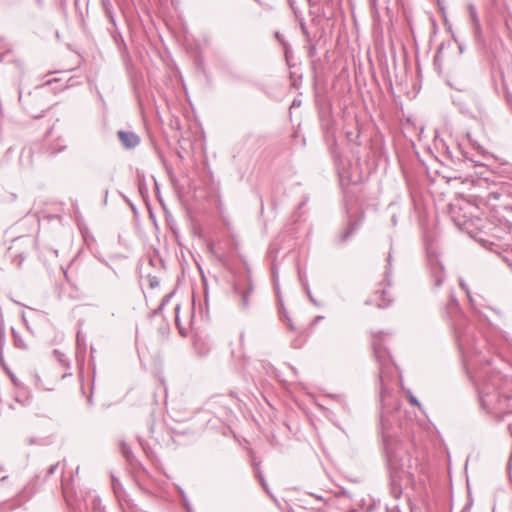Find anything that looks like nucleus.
<instances>
[{
	"mask_svg": "<svg viewBox=\"0 0 512 512\" xmlns=\"http://www.w3.org/2000/svg\"><path fill=\"white\" fill-rule=\"evenodd\" d=\"M176 489H177L179 496L181 497L182 505L185 508L186 512H193L192 505H191L185 491L183 490V488L181 486L177 485Z\"/></svg>",
	"mask_w": 512,
	"mask_h": 512,
	"instance_id": "10",
	"label": "nucleus"
},
{
	"mask_svg": "<svg viewBox=\"0 0 512 512\" xmlns=\"http://www.w3.org/2000/svg\"><path fill=\"white\" fill-rule=\"evenodd\" d=\"M19 100L20 101L22 100V92L21 91L19 92Z\"/></svg>",
	"mask_w": 512,
	"mask_h": 512,
	"instance_id": "53",
	"label": "nucleus"
},
{
	"mask_svg": "<svg viewBox=\"0 0 512 512\" xmlns=\"http://www.w3.org/2000/svg\"><path fill=\"white\" fill-rule=\"evenodd\" d=\"M451 302L453 304L457 305V300H456V298L453 295L451 296Z\"/></svg>",
	"mask_w": 512,
	"mask_h": 512,
	"instance_id": "48",
	"label": "nucleus"
},
{
	"mask_svg": "<svg viewBox=\"0 0 512 512\" xmlns=\"http://www.w3.org/2000/svg\"><path fill=\"white\" fill-rule=\"evenodd\" d=\"M460 286L467 293V297L469 298L470 302L473 304V299L471 297L470 291L463 280H460Z\"/></svg>",
	"mask_w": 512,
	"mask_h": 512,
	"instance_id": "26",
	"label": "nucleus"
},
{
	"mask_svg": "<svg viewBox=\"0 0 512 512\" xmlns=\"http://www.w3.org/2000/svg\"><path fill=\"white\" fill-rule=\"evenodd\" d=\"M138 178H139V190L141 193H143V190L145 188V179L144 176H140V173L138 172Z\"/></svg>",
	"mask_w": 512,
	"mask_h": 512,
	"instance_id": "29",
	"label": "nucleus"
},
{
	"mask_svg": "<svg viewBox=\"0 0 512 512\" xmlns=\"http://www.w3.org/2000/svg\"><path fill=\"white\" fill-rule=\"evenodd\" d=\"M317 54V49L315 45H311L308 49V57L313 59Z\"/></svg>",
	"mask_w": 512,
	"mask_h": 512,
	"instance_id": "27",
	"label": "nucleus"
},
{
	"mask_svg": "<svg viewBox=\"0 0 512 512\" xmlns=\"http://www.w3.org/2000/svg\"><path fill=\"white\" fill-rule=\"evenodd\" d=\"M456 340L458 347L463 353V355L471 353H480L478 347L475 346L472 342H470V339L468 338L467 335H462L456 332Z\"/></svg>",
	"mask_w": 512,
	"mask_h": 512,
	"instance_id": "5",
	"label": "nucleus"
},
{
	"mask_svg": "<svg viewBox=\"0 0 512 512\" xmlns=\"http://www.w3.org/2000/svg\"><path fill=\"white\" fill-rule=\"evenodd\" d=\"M108 190L105 191V202L107 201Z\"/></svg>",
	"mask_w": 512,
	"mask_h": 512,
	"instance_id": "52",
	"label": "nucleus"
},
{
	"mask_svg": "<svg viewBox=\"0 0 512 512\" xmlns=\"http://www.w3.org/2000/svg\"><path fill=\"white\" fill-rule=\"evenodd\" d=\"M254 291V283L250 273L247 270L244 273L235 275L232 282V294L238 300V306L241 311H248L250 308V297Z\"/></svg>",
	"mask_w": 512,
	"mask_h": 512,
	"instance_id": "2",
	"label": "nucleus"
},
{
	"mask_svg": "<svg viewBox=\"0 0 512 512\" xmlns=\"http://www.w3.org/2000/svg\"><path fill=\"white\" fill-rule=\"evenodd\" d=\"M346 137H347V139H348V141H349V142H354L356 139H358V138H359V134L357 133V134L355 135V139H354V138H353V137H354L353 132H347V133H346Z\"/></svg>",
	"mask_w": 512,
	"mask_h": 512,
	"instance_id": "31",
	"label": "nucleus"
},
{
	"mask_svg": "<svg viewBox=\"0 0 512 512\" xmlns=\"http://www.w3.org/2000/svg\"><path fill=\"white\" fill-rule=\"evenodd\" d=\"M472 29H473V35H474L475 41L479 45H484V37H483L481 23L477 22V23L472 24Z\"/></svg>",
	"mask_w": 512,
	"mask_h": 512,
	"instance_id": "11",
	"label": "nucleus"
},
{
	"mask_svg": "<svg viewBox=\"0 0 512 512\" xmlns=\"http://www.w3.org/2000/svg\"><path fill=\"white\" fill-rule=\"evenodd\" d=\"M391 222L393 225H396L397 224V217L396 215H393L392 218H391Z\"/></svg>",
	"mask_w": 512,
	"mask_h": 512,
	"instance_id": "46",
	"label": "nucleus"
},
{
	"mask_svg": "<svg viewBox=\"0 0 512 512\" xmlns=\"http://www.w3.org/2000/svg\"><path fill=\"white\" fill-rule=\"evenodd\" d=\"M288 3H289V6L294 10V12H296L295 10V0H288Z\"/></svg>",
	"mask_w": 512,
	"mask_h": 512,
	"instance_id": "44",
	"label": "nucleus"
},
{
	"mask_svg": "<svg viewBox=\"0 0 512 512\" xmlns=\"http://www.w3.org/2000/svg\"><path fill=\"white\" fill-rule=\"evenodd\" d=\"M330 397L332 399H334L335 401H337L340 405L343 406L344 409H346V400L343 396L341 395H330Z\"/></svg>",
	"mask_w": 512,
	"mask_h": 512,
	"instance_id": "24",
	"label": "nucleus"
},
{
	"mask_svg": "<svg viewBox=\"0 0 512 512\" xmlns=\"http://www.w3.org/2000/svg\"><path fill=\"white\" fill-rule=\"evenodd\" d=\"M275 38L284 46L285 48V55L288 57V43L284 40L283 36L280 34V32L275 33Z\"/></svg>",
	"mask_w": 512,
	"mask_h": 512,
	"instance_id": "19",
	"label": "nucleus"
},
{
	"mask_svg": "<svg viewBox=\"0 0 512 512\" xmlns=\"http://www.w3.org/2000/svg\"><path fill=\"white\" fill-rule=\"evenodd\" d=\"M57 468H58V463L50 466L48 473H47L48 476L53 475L55 473V471L57 470Z\"/></svg>",
	"mask_w": 512,
	"mask_h": 512,
	"instance_id": "35",
	"label": "nucleus"
},
{
	"mask_svg": "<svg viewBox=\"0 0 512 512\" xmlns=\"http://www.w3.org/2000/svg\"><path fill=\"white\" fill-rule=\"evenodd\" d=\"M407 396H408L409 402L412 405L417 406L418 408L422 409L420 402L418 401V399L413 395V393L410 390L407 391Z\"/></svg>",
	"mask_w": 512,
	"mask_h": 512,
	"instance_id": "17",
	"label": "nucleus"
},
{
	"mask_svg": "<svg viewBox=\"0 0 512 512\" xmlns=\"http://www.w3.org/2000/svg\"><path fill=\"white\" fill-rule=\"evenodd\" d=\"M179 310H180V305L177 304L175 307V322H176V325L180 328Z\"/></svg>",
	"mask_w": 512,
	"mask_h": 512,
	"instance_id": "30",
	"label": "nucleus"
},
{
	"mask_svg": "<svg viewBox=\"0 0 512 512\" xmlns=\"http://www.w3.org/2000/svg\"><path fill=\"white\" fill-rule=\"evenodd\" d=\"M307 296H308V298H309L310 302H311L313 305H315V306H317V307H320V306H321L320 302H319V301H317V300L313 297L312 293H310V295H307Z\"/></svg>",
	"mask_w": 512,
	"mask_h": 512,
	"instance_id": "34",
	"label": "nucleus"
},
{
	"mask_svg": "<svg viewBox=\"0 0 512 512\" xmlns=\"http://www.w3.org/2000/svg\"><path fill=\"white\" fill-rule=\"evenodd\" d=\"M323 319H324V317H323V316H317V317L315 318V322H319V321H321V320H323Z\"/></svg>",
	"mask_w": 512,
	"mask_h": 512,
	"instance_id": "49",
	"label": "nucleus"
},
{
	"mask_svg": "<svg viewBox=\"0 0 512 512\" xmlns=\"http://www.w3.org/2000/svg\"><path fill=\"white\" fill-rule=\"evenodd\" d=\"M427 261L430 270V276L433 280V288L437 289L442 286L445 279L444 266L438 256L432 252H428Z\"/></svg>",
	"mask_w": 512,
	"mask_h": 512,
	"instance_id": "3",
	"label": "nucleus"
},
{
	"mask_svg": "<svg viewBox=\"0 0 512 512\" xmlns=\"http://www.w3.org/2000/svg\"><path fill=\"white\" fill-rule=\"evenodd\" d=\"M11 331H12L15 347H17L19 349H26L27 346H26V343L24 342V340L22 339V337L16 332V330L14 328H12Z\"/></svg>",
	"mask_w": 512,
	"mask_h": 512,
	"instance_id": "16",
	"label": "nucleus"
},
{
	"mask_svg": "<svg viewBox=\"0 0 512 512\" xmlns=\"http://www.w3.org/2000/svg\"><path fill=\"white\" fill-rule=\"evenodd\" d=\"M149 432H150V434L154 433V424L149 425Z\"/></svg>",
	"mask_w": 512,
	"mask_h": 512,
	"instance_id": "47",
	"label": "nucleus"
},
{
	"mask_svg": "<svg viewBox=\"0 0 512 512\" xmlns=\"http://www.w3.org/2000/svg\"><path fill=\"white\" fill-rule=\"evenodd\" d=\"M359 225L360 224L358 222L350 221L345 231L342 234H340L339 237L337 238V242L339 244H343L346 241H348L358 230Z\"/></svg>",
	"mask_w": 512,
	"mask_h": 512,
	"instance_id": "8",
	"label": "nucleus"
},
{
	"mask_svg": "<svg viewBox=\"0 0 512 512\" xmlns=\"http://www.w3.org/2000/svg\"><path fill=\"white\" fill-rule=\"evenodd\" d=\"M293 105H298V102L296 100L293 101Z\"/></svg>",
	"mask_w": 512,
	"mask_h": 512,
	"instance_id": "57",
	"label": "nucleus"
},
{
	"mask_svg": "<svg viewBox=\"0 0 512 512\" xmlns=\"http://www.w3.org/2000/svg\"><path fill=\"white\" fill-rule=\"evenodd\" d=\"M459 51H460V53H463V51H464V45L463 44H459Z\"/></svg>",
	"mask_w": 512,
	"mask_h": 512,
	"instance_id": "50",
	"label": "nucleus"
},
{
	"mask_svg": "<svg viewBox=\"0 0 512 512\" xmlns=\"http://www.w3.org/2000/svg\"><path fill=\"white\" fill-rule=\"evenodd\" d=\"M120 449H121V453L125 457V459L128 462L132 463L134 455H133L132 450L130 449V447L125 442H121Z\"/></svg>",
	"mask_w": 512,
	"mask_h": 512,
	"instance_id": "14",
	"label": "nucleus"
},
{
	"mask_svg": "<svg viewBox=\"0 0 512 512\" xmlns=\"http://www.w3.org/2000/svg\"><path fill=\"white\" fill-rule=\"evenodd\" d=\"M497 399L498 395L490 392L488 387H484L479 391V400L483 409L490 410Z\"/></svg>",
	"mask_w": 512,
	"mask_h": 512,
	"instance_id": "6",
	"label": "nucleus"
},
{
	"mask_svg": "<svg viewBox=\"0 0 512 512\" xmlns=\"http://www.w3.org/2000/svg\"><path fill=\"white\" fill-rule=\"evenodd\" d=\"M118 486H120V482L117 479L113 478V488L115 491Z\"/></svg>",
	"mask_w": 512,
	"mask_h": 512,
	"instance_id": "42",
	"label": "nucleus"
},
{
	"mask_svg": "<svg viewBox=\"0 0 512 512\" xmlns=\"http://www.w3.org/2000/svg\"><path fill=\"white\" fill-rule=\"evenodd\" d=\"M0 334H5V325L2 315H0Z\"/></svg>",
	"mask_w": 512,
	"mask_h": 512,
	"instance_id": "37",
	"label": "nucleus"
},
{
	"mask_svg": "<svg viewBox=\"0 0 512 512\" xmlns=\"http://www.w3.org/2000/svg\"><path fill=\"white\" fill-rule=\"evenodd\" d=\"M350 512H357L356 510H351Z\"/></svg>",
	"mask_w": 512,
	"mask_h": 512,
	"instance_id": "59",
	"label": "nucleus"
},
{
	"mask_svg": "<svg viewBox=\"0 0 512 512\" xmlns=\"http://www.w3.org/2000/svg\"><path fill=\"white\" fill-rule=\"evenodd\" d=\"M298 278H299L301 285L303 284V282L307 281V279L305 277V273L302 272L300 268H298Z\"/></svg>",
	"mask_w": 512,
	"mask_h": 512,
	"instance_id": "32",
	"label": "nucleus"
},
{
	"mask_svg": "<svg viewBox=\"0 0 512 512\" xmlns=\"http://www.w3.org/2000/svg\"><path fill=\"white\" fill-rule=\"evenodd\" d=\"M507 509H512V501L507 503V507H503V505L498 504L493 507V512H508Z\"/></svg>",
	"mask_w": 512,
	"mask_h": 512,
	"instance_id": "18",
	"label": "nucleus"
},
{
	"mask_svg": "<svg viewBox=\"0 0 512 512\" xmlns=\"http://www.w3.org/2000/svg\"><path fill=\"white\" fill-rule=\"evenodd\" d=\"M5 345V334H0V363L4 366L3 348Z\"/></svg>",
	"mask_w": 512,
	"mask_h": 512,
	"instance_id": "21",
	"label": "nucleus"
},
{
	"mask_svg": "<svg viewBox=\"0 0 512 512\" xmlns=\"http://www.w3.org/2000/svg\"><path fill=\"white\" fill-rule=\"evenodd\" d=\"M16 258L18 259V265L19 266L22 264V262L25 259V257L22 254L17 255Z\"/></svg>",
	"mask_w": 512,
	"mask_h": 512,
	"instance_id": "40",
	"label": "nucleus"
},
{
	"mask_svg": "<svg viewBox=\"0 0 512 512\" xmlns=\"http://www.w3.org/2000/svg\"><path fill=\"white\" fill-rule=\"evenodd\" d=\"M391 274H392V253L391 251L387 256V265L385 268L384 282L387 286H391Z\"/></svg>",
	"mask_w": 512,
	"mask_h": 512,
	"instance_id": "12",
	"label": "nucleus"
},
{
	"mask_svg": "<svg viewBox=\"0 0 512 512\" xmlns=\"http://www.w3.org/2000/svg\"><path fill=\"white\" fill-rule=\"evenodd\" d=\"M394 408H395V409H398V408H399V404H398L397 402H396V404H395V407H394Z\"/></svg>",
	"mask_w": 512,
	"mask_h": 512,
	"instance_id": "56",
	"label": "nucleus"
},
{
	"mask_svg": "<svg viewBox=\"0 0 512 512\" xmlns=\"http://www.w3.org/2000/svg\"><path fill=\"white\" fill-rule=\"evenodd\" d=\"M88 402H89V404H92V398L91 397L88 399Z\"/></svg>",
	"mask_w": 512,
	"mask_h": 512,
	"instance_id": "58",
	"label": "nucleus"
},
{
	"mask_svg": "<svg viewBox=\"0 0 512 512\" xmlns=\"http://www.w3.org/2000/svg\"><path fill=\"white\" fill-rule=\"evenodd\" d=\"M511 461H512V453H511V456H510V459H509V463H508V468L509 469L511 468Z\"/></svg>",
	"mask_w": 512,
	"mask_h": 512,
	"instance_id": "51",
	"label": "nucleus"
},
{
	"mask_svg": "<svg viewBox=\"0 0 512 512\" xmlns=\"http://www.w3.org/2000/svg\"><path fill=\"white\" fill-rule=\"evenodd\" d=\"M375 299L367 300L365 304H372L374 301H377L378 308H386L392 303V298L388 294L385 289L378 290L375 292Z\"/></svg>",
	"mask_w": 512,
	"mask_h": 512,
	"instance_id": "7",
	"label": "nucleus"
},
{
	"mask_svg": "<svg viewBox=\"0 0 512 512\" xmlns=\"http://www.w3.org/2000/svg\"><path fill=\"white\" fill-rule=\"evenodd\" d=\"M262 488L268 493L270 494V491H269V488H268V485L267 483L265 482L264 484H261Z\"/></svg>",
	"mask_w": 512,
	"mask_h": 512,
	"instance_id": "45",
	"label": "nucleus"
},
{
	"mask_svg": "<svg viewBox=\"0 0 512 512\" xmlns=\"http://www.w3.org/2000/svg\"><path fill=\"white\" fill-rule=\"evenodd\" d=\"M289 369L292 371V373L297 376L298 375V370L292 366V365H288Z\"/></svg>",
	"mask_w": 512,
	"mask_h": 512,
	"instance_id": "41",
	"label": "nucleus"
},
{
	"mask_svg": "<svg viewBox=\"0 0 512 512\" xmlns=\"http://www.w3.org/2000/svg\"><path fill=\"white\" fill-rule=\"evenodd\" d=\"M10 377H11V381L13 382V384L15 386H17V387L20 386V382L18 381V379L13 374H11Z\"/></svg>",
	"mask_w": 512,
	"mask_h": 512,
	"instance_id": "38",
	"label": "nucleus"
},
{
	"mask_svg": "<svg viewBox=\"0 0 512 512\" xmlns=\"http://www.w3.org/2000/svg\"><path fill=\"white\" fill-rule=\"evenodd\" d=\"M272 274H273V281H274L275 287L277 288V286H278V274H277L276 268L274 266L272 267Z\"/></svg>",
	"mask_w": 512,
	"mask_h": 512,
	"instance_id": "33",
	"label": "nucleus"
},
{
	"mask_svg": "<svg viewBox=\"0 0 512 512\" xmlns=\"http://www.w3.org/2000/svg\"><path fill=\"white\" fill-rule=\"evenodd\" d=\"M256 477L259 480L260 484H264L266 482L263 473L261 470L257 467L256 469Z\"/></svg>",
	"mask_w": 512,
	"mask_h": 512,
	"instance_id": "28",
	"label": "nucleus"
},
{
	"mask_svg": "<svg viewBox=\"0 0 512 512\" xmlns=\"http://www.w3.org/2000/svg\"><path fill=\"white\" fill-rule=\"evenodd\" d=\"M308 200H309V198H308V197H304V198L302 199V201L299 203V205L297 206V209H296V211H295V215H296L297 217H300V216H301V210H302V208L307 204Z\"/></svg>",
	"mask_w": 512,
	"mask_h": 512,
	"instance_id": "23",
	"label": "nucleus"
},
{
	"mask_svg": "<svg viewBox=\"0 0 512 512\" xmlns=\"http://www.w3.org/2000/svg\"><path fill=\"white\" fill-rule=\"evenodd\" d=\"M302 287L307 295H310L311 290L307 281L303 282Z\"/></svg>",
	"mask_w": 512,
	"mask_h": 512,
	"instance_id": "36",
	"label": "nucleus"
},
{
	"mask_svg": "<svg viewBox=\"0 0 512 512\" xmlns=\"http://www.w3.org/2000/svg\"><path fill=\"white\" fill-rule=\"evenodd\" d=\"M29 443H30V444H33V443H35V440H33V439H30V440H29Z\"/></svg>",
	"mask_w": 512,
	"mask_h": 512,
	"instance_id": "54",
	"label": "nucleus"
},
{
	"mask_svg": "<svg viewBox=\"0 0 512 512\" xmlns=\"http://www.w3.org/2000/svg\"><path fill=\"white\" fill-rule=\"evenodd\" d=\"M467 8H468L469 18H470L471 24L480 22V19H479V16H478V13H477V9H476L475 5L472 4V3H469L467 5Z\"/></svg>",
	"mask_w": 512,
	"mask_h": 512,
	"instance_id": "15",
	"label": "nucleus"
},
{
	"mask_svg": "<svg viewBox=\"0 0 512 512\" xmlns=\"http://www.w3.org/2000/svg\"><path fill=\"white\" fill-rule=\"evenodd\" d=\"M160 284V280L156 276H149V286L151 288H156Z\"/></svg>",
	"mask_w": 512,
	"mask_h": 512,
	"instance_id": "25",
	"label": "nucleus"
},
{
	"mask_svg": "<svg viewBox=\"0 0 512 512\" xmlns=\"http://www.w3.org/2000/svg\"><path fill=\"white\" fill-rule=\"evenodd\" d=\"M373 351L375 358L379 364V381H380V402L381 416L379 423V434L382 439V448L386 458V464L390 475L391 486L394 492L400 488L399 480L401 474L412 476L410 472L411 457L396 437V428L394 419L391 417L392 410L390 404L392 394L388 387V382L392 378L390 372L389 354L380 342L374 340Z\"/></svg>",
	"mask_w": 512,
	"mask_h": 512,
	"instance_id": "1",
	"label": "nucleus"
},
{
	"mask_svg": "<svg viewBox=\"0 0 512 512\" xmlns=\"http://www.w3.org/2000/svg\"><path fill=\"white\" fill-rule=\"evenodd\" d=\"M504 96H505L507 104L512 109V93L510 92L508 87L505 85H504Z\"/></svg>",
	"mask_w": 512,
	"mask_h": 512,
	"instance_id": "22",
	"label": "nucleus"
},
{
	"mask_svg": "<svg viewBox=\"0 0 512 512\" xmlns=\"http://www.w3.org/2000/svg\"><path fill=\"white\" fill-rule=\"evenodd\" d=\"M385 333L383 331H378V332H373L372 336L373 338H381L382 335H384Z\"/></svg>",
	"mask_w": 512,
	"mask_h": 512,
	"instance_id": "39",
	"label": "nucleus"
},
{
	"mask_svg": "<svg viewBox=\"0 0 512 512\" xmlns=\"http://www.w3.org/2000/svg\"><path fill=\"white\" fill-rule=\"evenodd\" d=\"M6 479H7V476H3V477L1 478V481H5Z\"/></svg>",
	"mask_w": 512,
	"mask_h": 512,
	"instance_id": "55",
	"label": "nucleus"
},
{
	"mask_svg": "<svg viewBox=\"0 0 512 512\" xmlns=\"http://www.w3.org/2000/svg\"><path fill=\"white\" fill-rule=\"evenodd\" d=\"M173 294H174V293L172 292V293L167 294V295H165V296L163 297V299H162V301H161V303H160V305H159L158 309L156 310V313H157V312H159V311H161V310L164 308V306H165V305H167V304L169 303V301H170V299L172 298Z\"/></svg>",
	"mask_w": 512,
	"mask_h": 512,
	"instance_id": "20",
	"label": "nucleus"
},
{
	"mask_svg": "<svg viewBox=\"0 0 512 512\" xmlns=\"http://www.w3.org/2000/svg\"><path fill=\"white\" fill-rule=\"evenodd\" d=\"M103 10L105 12V15L108 17L110 23H112L114 26L116 25L114 13H113V5L110 0H101Z\"/></svg>",
	"mask_w": 512,
	"mask_h": 512,
	"instance_id": "9",
	"label": "nucleus"
},
{
	"mask_svg": "<svg viewBox=\"0 0 512 512\" xmlns=\"http://www.w3.org/2000/svg\"><path fill=\"white\" fill-rule=\"evenodd\" d=\"M327 141L330 142L329 149H330L332 156L335 159V162L337 163L339 160V154L337 152V140L334 135H330V136H328Z\"/></svg>",
	"mask_w": 512,
	"mask_h": 512,
	"instance_id": "13",
	"label": "nucleus"
},
{
	"mask_svg": "<svg viewBox=\"0 0 512 512\" xmlns=\"http://www.w3.org/2000/svg\"><path fill=\"white\" fill-rule=\"evenodd\" d=\"M284 315H285V318L287 319V321H288V323H289V327H290V329H291V330H294V326H293V324L291 323L290 318L288 317V315H287L286 313H285Z\"/></svg>",
	"mask_w": 512,
	"mask_h": 512,
	"instance_id": "43",
	"label": "nucleus"
},
{
	"mask_svg": "<svg viewBox=\"0 0 512 512\" xmlns=\"http://www.w3.org/2000/svg\"><path fill=\"white\" fill-rule=\"evenodd\" d=\"M121 145L125 149H133L140 143L139 136L132 131L120 130L117 133Z\"/></svg>",
	"mask_w": 512,
	"mask_h": 512,
	"instance_id": "4",
	"label": "nucleus"
}]
</instances>
